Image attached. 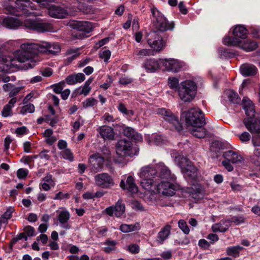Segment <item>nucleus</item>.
<instances>
[{"label":"nucleus","instance_id":"1","mask_svg":"<svg viewBox=\"0 0 260 260\" xmlns=\"http://www.w3.org/2000/svg\"><path fill=\"white\" fill-rule=\"evenodd\" d=\"M153 17V29L148 35L147 42L154 50L159 52L165 46L168 37L166 31L172 30L174 27V22H169L164 15L156 8L151 9Z\"/></svg>","mask_w":260,"mask_h":260},{"label":"nucleus","instance_id":"2","mask_svg":"<svg viewBox=\"0 0 260 260\" xmlns=\"http://www.w3.org/2000/svg\"><path fill=\"white\" fill-rule=\"evenodd\" d=\"M2 25L9 29H17L20 26L29 31L45 32L49 31L51 25L37 20L26 19L23 22L19 19L10 16H5L1 21Z\"/></svg>","mask_w":260,"mask_h":260},{"label":"nucleus","instance_id":"3","mask_svg":"<svg viewBox=\"0 0 260 260\" xmlns=\"http://www.w3.org/2000/svg\"><path fill=\"white\" fill-rule=\"evenodd\" d=\"M39 4L45 6L46 0H31ZM6 12L18 17L22 15L29 16L30 10H36L37 6L30 0H8L3 5Z\"/></svg>","mask_w":260,"mask_h":260},{"label":"nucleus","instance_id":"4","mask_svg":"<svg viewBox=\"0 0 260 260\" xmlns=\"http://www.w3.org/2000/svg\"><path fill=\"white\" fill-rule=\"evenodd\" d=\"M21 48L24 49V51L20 53L18 57V60L24 61L28 59L29 53H33L34 50H37L41 53L48 52L50 54H55L60 51V47L59 45L55 43H49L43 42L42 44H35L32 43H24L21 45Z\"/></svg>","mask_w":260,"mask_h":260},{"label":"nucleus","instance_id":"5","mask_svg":"<svg viewBox=\"0 0 260 260\" xmlns=\"http://www.w3.org/2000/svg\"><path fill=\"white\" fill-rule=\"evenodd\" d=\"M185 180L190 185L199 182L200 173L196 167L186 157L178 155L175 157Z\"/></svg>","mask_w":260,"mask_h":260},{"label":"nucleus","instance_id":"6","mask_svg":"<svg viewBox=\"0 0 260 260\" xmlns=\"http://www.w3.org/2000/svg\"><path fill=\"white\" fill-rule=\"evenodd\" d=\"M242 103L243 109L245 111L247 116L243 120L244 124L251 134L254 135L259 134L260 133V119L255 114V111L253 109V105L251 101L249 100L247 101L246 98H244Z\"/></svg>","mask_w":260,"mask_h":260},{"label":"nucleus","instance_id":"7","mask_svg":"<svg viewBox=\"0 0 260 260\" xmlns=\"http://www.w3.org/2000/svg\"><path fill=\"white\" fill-rule=\"evenodd\" d=\"M180 120L185 122L187 126H204L206 123L203 112L194 108L182 112Z\"/></svg>","mask_w":260,"mask_h":260},{"label":"nucleus","instance_id":"8","mask_svg":"<svg viewBox=\"0 0 260 260\" xmlns=\"http://www.w3.org/2000/svg\"><path fill=\"white\" fill-rule=\"evenodd\" d=\"M148 173H150L151 175H154L158 181L160 179L172 181H174L175 179V175L171 174V171L162 162H159L154 167L147 166L142 174L148 176V175H149Z\"/></svg>","mask_w":260,"mask_h":260},{"label":"nucleus","instance_id":"9","mask_svg":"<svg viewBox=\"0 0 260 260\" xmlns=\"http://www.w3.org/2000/svg\"><path fill=\"white\" fill-rule=\"evenodd\" d=\"M249 31L243 25H237L233 30L232 36H226L222 40L223 44L228 46H235L242 44L247 36Z\"/></svg>","mask_w":260,"mask_h":260},{"label":"nucleus","instance_id":"10","mask_svg":"<svg viewBox=\"0 0 260 260\" xmlns=\"http://www.w3.org/2000/svg\"><path fill=\"white\" fill-rule=\"evenodd\" d=\"M178 91L182 101L190 102L197 94V86L194 81L186 80L181 83Z\"/></svg>","mask_w":260,"mask_h":260},{"label":"nucleus","instance_id":"11","mask_svg":"<svg viewBox=\"0 0 260 260\" xmlns=\"http://www.w3.org/2000/svg\"><path fill=\"white\" fill-rule=\"evenodd\" d=\"M70 26L75 30L73 37L77 39L87 38V34L93 30L92 23L86 21H72L70 22Z\"/></svg>","mask_w":260,"mask_h":260},{"label":"nucleus","instance_id":"12","mask_svg":"<svg viewBox=\"0 0 260 260\" xmlns=\"http://www.w3.org/2000/svg\"><path fill=\"white\" fill-rule=\"evenodd\" d=\"M158 113L161 115L164 120L169 123L171 130L180 132L183 129L182 123L179 120L178 117L170 110L160 108L158 109Z\"/></svg>","mask_w":260,"mask_h":260},{"label":"nucleus","instance_id":"13","mask_svg":"<svg viewBox=\"0 0 260 260\" xmlns=\"http://www.w3.org/2000/svg\"><path fill=\"white\" fill-rule=\"evenodd\" d=\"M116 152L117 154L121 157L133 156L136 154L133 152V143L130 140L126 139L119 140L116 145Z\"/></svg>","mask_w":260,"mask_h":260},{"label":"nucleus","instance_id":"14","mask_svg":"<svg viewBox=\"0 0 260 260\" xmlns=\"http://www.w3.org/2000/svg\"><path fill=\"white\" fill-rule=\"evenodd\" d=\"M47 2L48 0H46L45 6L39 5L43 7H48V14L51 17L62 19L65 18L68 15V12L64 8L58 5H49Z\"/></svg>","mask_w":260,"mask_h":260},{"label":"nucleus","instance_id":"15","mask_svg":"<svg viewBox=\"0 0 260 260\" xmlns=\"http://www.w3.org/2000/svg\"><path fill=\"white\" fill-rule=\"evenodd\" d=\"M170 180H162L158 182L156 186V190L158 193H161L165 196L172 197L175 193L174 185L170 182Z\"/></svg>","mask_w":260,"mask_h":260},{"label":"nucleus","instance_id":"16","mask_svg":"<svg viewBox=\"0 0 260 260\" xmlns=\"http://www.w3.org/2000/svg\"><path fill=\"white\" fill-rule=\"evenodd\" d=\"M164 65V59H156L153 58H147L145 60L143 67L148 73L155 72L158 69H161Z\"/></svg>","mask_w":260,"mask_h":260},{"label":"nucleus","instance_id":"17","mask_svg":"<svg viewBox=\"0 0 260 260\" xmlns=\"http://www.w3.org/2000/svg\"><path fill=\"white\" fill-rule=\"evenodd\" d=\"M95 181L98 186L103 188H109L114 185L112 177L108 173H103L95 176Z\"/></svg>","mask_w":260,"mask_h":260},{"label":"nucleus","instance_id":"18","mask_svg":"<svg viewBox=\"0 0 260 260\" xmlns=\"http://www.w3.org/2000/svg\"><path fill=\"white\" fill-rule=\"evenodd\" d=\"M184 66V62L180 61L178 60L174 59H164V65L163 66L164 69L163 70L177 73L181 70H183Z\"/></svg>","mask_w":260,"mask_h":260},{"label":"nucleus","instance_id":"19","mask_svg":"<svg viewBox=\"0 0 260 260\" xmlns=\"http://www.w3.org/2000/svg\"><path fill=\"white\" fill-rule=\"evenodd\" d=\"M147 167H144L141 169L140 176L143 179L141 181V185L145 189L150 190L153 186H154L155 188V187L156 188V186H155V185L157 184L156 182H158V181L154 175H151L150 173H148L149 175L147 176L142 174L143 172L145 170Z\"/></svg>","mask_w":260,"mask_h":260},{"label":"nucleus","instance_id":"20","mask_svg":"<svg viewBox=\"0 0 260 260\" xmlns=\"http://www.w3.org/2000/svg\"><path fill=\"white\" fill-rule=\"evenodd\" d=\"M88 162L92 166V169L95 172L101 171L104 167L105 158L99 153L90 155Z\"/></svg>","mask_w":260,"mask_h":260},{"label":"nucleus","instance_id":"21","mask_svg":"<svg viewBox=\"0 0 260 260\" xmlns=\"http://www.w3.org/2000/svg\"><path fill=\"white\" fill-rule=\"evenodd\" d=\"M120 186L123 190H126L132 193H136L138 191V187L135 183V179L132 176H128L126 181L122 179Z\"/></svg>","mask_w":260,"mask_h":260},{"label":"nucleus","instance_id":"22","mask_svg":"<svg viewBox=\"0 0 260 260\" xmlns=\"http://www.w3.org/2000/svg\"><path fill=\"white\" fill-rule=\"evenodd\" d=\"M99 133L104 140H113L115 138V133L113 128L109 126L103 125L99 128Z\"/></svg>","mask_w":260,"mask_h":260},{"label":"nucleus","instance_id":"23","mask_svg":"<svg viewBox=\"0 0 260 260\" xmlns=\"http://www.w3.org/2000/svg\"><path fill=\"white\" fill-rule=\"evenodd\" d=\"M225 160L231 162L232 164H236L244 160L243 157L236 151L229 150L224 152L222 154Z\"/></svg>","mask_w":260,"mask_h":260},{"label":"nucleus","instance_id":"24","mask_svg":"<svg viewBox=\"0 0 260 260\" xmlns=\"http://www.w3.org/2000/svg\"><path fill=\"white\" fill-rule=\"evenodd\" d=\"M122 134L128 138L132 142H139L142 140L143 138L141 134L136 132L134 129L131 127L125 126Z\"/></svg>","mask_w":260,"mask_h":260},{"label":"nucleus","instance_id":"25","mask_svg":"<svg viewBox=\"0 0 260 260\" xmlns=\"http://www.w3.org/2000/svg\"><path fill=\"white\" fill-rule=\"evenodd\" d=\"M240 70L241 74L244 77L254 76L257 72V69L255 66L248 63L242 64Z\"/></svg>","mask_w":260,"mask_h":260},{"label":"nucleus","instance_id":"26","mask_svg":"<svg viewBox=\"0 0 260 260\" xmlns=\"http://www.w3.org/2000/svg\"><path fill=\"white\" fill-rule=\"evenodd\" d=\"M85 79V76L83 73H78L71 74L67 77L66 81L69 85H74L78 83H81Z\"/></svg>","mask_w":260,"mask_h":260},{"label":"nucleus","instance_id":"27","mask_svg":"<svg viewBox=\"0 0 260 260\" xmlns=\"http://www.w3.org/2000/svg\"><path fill=\"white\" fill-rule=\"evenodd\" d=\"M171 226L167 225L161 229V230L158 233L157 238V240L162 244L163 242L168 238V236L170 234Z\"/></svg>","mask_w":260,"mask_h":260},{"label":"nucleus","instance_id":"28","mask_svg":"<svg viewBox=\"0 0 260 260\" xmlns=\"http://www.w3.org/2000/svg\"><path fill=\"white\" fill-rule=\"evenodd\" d=\"M193 128L191 131V134L196 138L202 139L207 135L208 131L204 127V126H192Z\"/></svg>","mask_w":260,"mask_h":260},{"label":"nucleus","instance_id":"29","mask_svg":"<svg viewBox=\"0 0 260 260\" xmlns=\"http://www.w3.org/2000/svg\"><path fill=\"white\" fill-rule=\"evenodd\" d=\"M230 226V224H226L223 220H221L219 223L213 224L212 229L214 232L224 233L229 230Z\"/></svg>","mask_w":260,"mask_h":260},{"label":"nucleus","instance_id":"30","mask_svg":"<svg viewBox=\"0 0 260 260\" xmlns=\"http://www.w3.org/2000/svg\"><path fill=\"white\" fill-rule=\"evenodd\" d=\"M243 249L240 246H233L226 248V252L229 256L236 258L239 256L240 251Z\"/></svg>","mask_w":260,"mask_h":260},{"label":"nucleus","instance_id":"31","mask_svg":"<svg viewBox=\"0 0 260 260\" xmlns=\"http://www.w3.org/2000/svg\"><path fill=\"white\" fill-rule=\"evenodd\" d=\"M244 41V43L241 45V48L247 52L252 51L256 49L258 47V45L256 42L247 40L246 41Z\"/></svg>","mask_w":260,"mask_h":260},{"label":"nucleus","instance_id":"32","mask_svg":"<svg viewBox=\"0 0 260 260\" xmlns=\"http://www.w3.org/2000/svg\"><path fill=\"white\" fill-rule=\"evenodd\" d=\"M115 209V215L117 217H120L125 212V205L122 203L121 200H119L116 205L114 206Z\"/></svg>","mask_w":260,"mask_h":260},{"label":"nucleus","instance_id":"33","mask_svg":"<svg viewBox=\"0 0 260 260\" xmlns=\"http://www.w3.org/2000/svg\"><path fill=\"white\" fill-rule=\"evenodd\" d=\"M139 224L138 223H136L135 224H122L119 229L123 233H128L139 230Z\"/></svg>","mask_w":260,"mask_h":260},{"label":"nucleus","instance_id":"34","mask_svg":"<svg viewBox=\"0 0 260 260\" xmlns=\"http://www.w3.org/2000/svg\"><path fill=\"white\" fill-rule=\"evenodd\" d=\"M93 80V78L90 77L87 81H86L82 90L78 92L79 94L87 96L91 91V87L90 86V85L92 82Z\"/></svg>","mask_w":260,"mask_h":260},{"label":"nucleus","instance_id":"35","mask_svg":"<svg viewBox=\"0 0 260 260\" xmlns=\"http://www.w3.org/2000/svg\"><path fill=\"white\" fill-rule=\"evenodd\" d=\"M226 144L218 140H214L212 142L211 145V149L216 153L219 152L220 150L224 149L226 148Z\"/></svg>","mask_w":260,"mask_h":260},{"label":"nucleus","instance_id":"36","mask_svg":"<svg viewBox=\"0 0 260 260\" xmlns=\"http://www.w3.org/2000/svg\"><path fill=\"white\" fill-rule=\"evenodd\" d=\"M250 161L255 166H260V149H255L253 154L250 157Z\"/></svg>","mask_w":260,"mask_h":260},{"label":"nucleus","instance_id":"37","mask_svg":"<svg viewBox=\"0 0 260 260\" xmlns=\"http://www.w3.org/2000/svg\"><path fill=\"white\" fill-rule=\"evenodd\" d=\"M165 137L158 134H154L152 135L151 141L156 145H160L165 143Z\"/></svg>","mask_w":260,"mask_h":260},{"label":"nucleus","instance_id":"38","mask_svg":"<svg viewBox=\"0 0 260 260\" xmlns=\"http://www.w3.org/2000/svg\"><path fill=\"white\" fill-rule=\"evenodd\" d=\"M70 216V214L68 211H61L58 215L57 219L61 224H64L68 222Z\"/></svg>","mask_w":260,"mask_h":260},{"label":"nucleus","instance_id":"39","mask_svg":"<svg viewBox=\"0 0 260 260\" xmlns=\"http://www.w3.org/2000/svg\"><path fill=\"white\" fill-rule=\"evenodd\" d=\"M220 57L221 58H232L234 57L236 53L227 48H221L220 51Z\"/></svg>","mask_w":260,"mask_h":260},{"label":"nucleus","instance_id":"40","mask_svg":"<svg viewBox=\"0 0 260 260\" xmlns=\"http://www.w3.org/2000/svg\"><path fill=\"white\" fill-rule=\"evenodd\" d=\"M104 244L108 245L107 247H104L103 249L104 251L107 253H109L116 249V242L114 240L107 239L104 243Z\"/></svg>","mask_w":260,"mask_h":260},{"label":"nucleus","instance_id":"41","mask_svg":"<svg viewBox=\"0 0 260 260\" xmlns=\"http://www.w3.org/2000/svg\"><path fill=\"white\" fill-rule=\"evenodd\" d=\"M118 110L126 116L131 117L134 115V112L131 110H128L125 105L122 103H120L118 106Z\"/></svg>","mask_w":260,"mask_h":260},{"label":"nucleus","instance_id":"42","mask_svg":"<svg viewBox=\"0 0 260 260\" xmlns=\"http://www.w3.org/2000/svg\"><path fill=\"white\" fill-rule=\"evenodd\" d=\"M168 85L172 89H179V79L176 77H169L168 79Z\"/></svg>","mask_w":260,"mask_h":260},{"label":"nucleus","instance_id":"43","mask_svg":"<svg viewBox=\"0 0 260 260\" xmlns=\"http://www.w3.org/2000/svg\"><path fill=\"white\" fill-rule=\"evenodd\" d=\"M229 99L230 101L234 104H238L241 102V99L238 93L232 90L230 92L229 95Z\"/></svg>","mask_w":260,"mask_h":260},{"label":"nucleus","instance_id":"44","mask_svg":"<svg viewBox=\"0 0 260 260\" xmlns=\"http://www.w3.org/2000/svg\"><path fill=\"white\" fill-rule=\"evenodd\" d=\"M98 101L93 98H89L86 99L85 101L82 103L83 107L84 108H87L88 107H93L96 105Z\"/></svg>","mask_w":260,"mask_h":260},{"label":"nucleus","instance_id":"45","mask_svg":"<svg viewBox=\"0 0 260 260\" xmlns=\"http://www.w3.org/2000/svg\"><path fill=\"white\" fill-rule=\"evenodd\" d=\"M62 157L70 161L74 160V155L70 149L67 148L61 152Z\"/></svg>","mask_w":260,"mask_h":260},{"label":"nucleus","instance_id":"46","mask_svg":"<svg viewBox=\"0 0 260 260\" xmlns=\"http://www.w3.org/2000/svg\"><path fill=\"white\" fill-rule=\"evenodd\" d=\"M35 111V106L32 104L23 106L20 112V114L25 115L27 112L32 113Z\"/></svg>","mask_w":260,"mask_h":260},{"label":"nucleus","instance_id":"47","mask_svg":"<svg viewBox=\"0 0 260 260\" xmlns=\"http://www.w3.org/2000/svg\"><path fill=\"white\" fill-rule=\"evenodd\" d=\"M193 185L194 186V188H192V191L191 192L198 193L199 194H206L205 188L203 185L200 183H198V182Z\"/></svg>","mask_w":260,"mask_h":260},{"label":"nucleus","instance_id":"48","mask_svg":"<svg viewBox=\"0 0 260 260\" xmlns=\"http://www.w3.org/2000/svg\"><path fill=\"white\" fill-rule=\"evenodd\" d=\"M65 83L64 81H61L58 83H56L51 85V87L53 89V91L56 94H60L62 91Z\"/></svg>","mask_w":260,"mask_h":260},{"label":"nucleus","instance_id":"49","mask_svg":"<svg viewBox=\"0 0 260 260\" xmlns=\"http://www.w3.org/2000/svg\"><path fill=\"white\" fill-rule=\"evenodd\" d=\"M24 232L20 233L19 234L17 237L13 238L10 241L9 243V248L12 250L14 245L16 243L17 241L19 240L23 239V238L24 237Z\"/></svg>","mask_w":260,"mask_h":260},{"label":"nucleus","instance_id":"50","mask_svg":"<svg viewBox=\"0 0 260 260\" xmlns=\"http://www.w3.org/2000/svg\"><path fill=\"white\" fill-rule=\"evenodd\" d=\"M178 226L185 234L187 235L189 234V229L186 223V222L184 220L181 219L179 221Z\"/></svg>","mask_w":260,"mask_h":260},{"label":"nucleus","instance_id":"51","mask_svg":"<svg viewBox=\"0 0 260 260\" xmlns=\"http://www.w3.org/2000/svg\"><path fill=\"white\" fill-rule=\"evenodd\" d=\"M111 51L109 50H105L99 53V57L103 58L104 62H107L111 57Z\"/></svg>","mask_w":260,"mask_h":260},{"label":"nucleus","instance_id":"52","mask_svg":"<svg viewBox=\"0 0 260 260\" xmlns=\"http://www.w3.org/2000/svg\"><path fill=\"white\" fill-rule=\"evenodd\" d=\"M28 173V171L27 169L23 168L19 169L17 171V176L19 179H25Z\"/></svg>","mask_w":260,"mask_h":260},{"label":"nucleus","instance_id":"53","mask_svg":"<svg viewBox=\"0 0 260 260\" xmlns=\"http://www.w3.org/2000/svg\"><path fill=\"white\" fill-rule=\"evenodd\" d=\"M233 220L234 223L235 225H240L241 224L245 223L246 218L243 215L240 216H234Z\"/></svg>","mask_w":260,"mask_h":260},{"label":"nucleus","instance_id":"54","mask_svg":"<svg viewBox=\"0 0 260 260\" xmlns=\"http://www.w3.org/2000/svg\"><path fill=\"white\" fill-rule=\"evenodd\" d=\"M12 108L9 105H5L2 111V115L4 117H7L11 115Z\"/></svg>","mask_w":260,"mask_h":260},{"label":"nucleus","instance_id":"55","mask_svg":"<svg viewBox=\"0 0 260 260\" xmlns=\"http://www.w3.org/2000/svg\"><path fill=\"white\" fill-rule=\"evenodd\" d=\"M127 250L133 254H137L140 251V247L137 244H132L128 246Z\"/></svg>","mask_w":260,"mask_h":260},{"label":"nucleus","instance_id":"56","mask_svg":"<svg viewBox=\"0 0 260 260\" xmlns=\"http://www.w3.org/2000/svg\"><path fill=\"white\" fill-rule=\"evenodd\" d=\"M112 126L114 127L116 131H118L119 134H122V133L125 127V125L121 122L118 123H114L112 124Z\"/></svg>","mask_w":260,"mask_h":260},{"label":"nucleus","instance_id":"57","mask_svg":"<svg viewBox=\"0 0 260 260\" xmlns=\"http://www.w3.org/2000/svg\"><path fill=\"white\" fill-rule=\"evenodd\" d=\"M239 139L242 142H246L250 141L251 136L247 132H243L242 134L239 135Z\"/></svg>","mask_w":260,"mask_h":260},{"label":"nucleus","instance_id":"58","mask_svg":"<svg viewBox=\"0 0 260 260\" xmlns=\"http://www.w3.org/2000/svg\"><path fill=\"white\" fill-rule=\"evenodd\" d=\"M24 233H26L28 237L35 236V229L31 225H27L24 229Z\"/></svg>","mask_w":260,"mask_h":260},{"label":"nucleus","instance_id":"59","mask_svg":"<svg viewBox=\"0 0 260 260\" xmlns=\"http://www.w3.org/2000/svg\"><path fill=\"white\" fill-rule=\"evenodd\" d=\"M28 132V129L25 126L18 127L15 129V133L18 135H23L27 134Z\"/></svg>","mask_w":260,"mask_h":260},{"label":"nucleus","instance_id":"60","mask_svg":"<svg viewBox=\"0 0 260 260\" xmlns=\"http://www.w3.org/2000/svg\"><path fill=\"white\" fill-rule=\"evenodd\" d=\"M110 40V37H106V38H105L100 40L99 41H98V42H97L95 44V47L96 49L100 48L102 46H103L104 45H105L107 43H108L109 42Z\"/></svg>","mask_w":260,"mask_h":260},{"label":"nucleus","instance_id":"61","mask_svg":"<svg viewBox=\"0 0 260 260\" xmlns=\"http://www.w3.org/2000/svg\"><path fill=\"white\" fill-rule=\"evenodd\" d=\"M205 195L204 194H199L198 193L191 192L190 196L192 199L195 200L196 203H198L200 202L202 200H203Z\"/></svg>","mask_w":260,"mask_h":260},{"label":"nucleus","instance_id":"62","mask_svg":"<svg viewBox=\"0 0 260 260\" xmlns=\"http://www.w3.org/2000/svg\"><path fill=\"white\" fill-rule=\"evenodd\" d=\"M199 246L205 249H207L210 246L209 243L204 239H201L199 241Z\"/></svg>","mask_w":260,"mask_h":260},{"label":"nucleus","instance_id":"63","mask_svg":"<svg viewBox=\"0 0 260 260\" xmlns=\"http://www.w3.org/2000/svg\"><path fill=\"white\" fill-rule=\"evenodd\" d=\"M252 142L254 146H260V133L256 134L252 138Z\"/></svg>","mask_w":260,"mask_h":260},{"label":"nucleus","instance_id":"64","mask_svg":"<svg viewBox=\"0 0 260 260\" xmlns=\"http://www.w3.org/2000/svg\"><path fill=\"white\" fill-rule=\"evenodd\" d=\"M250 32L253 37L256 38H260V28L251 27L250 29Z\"/></svg>","mask_w":260,"mask_h":260}]
</instances>
